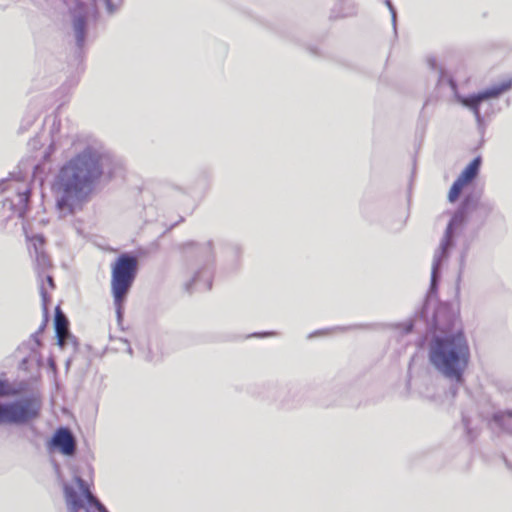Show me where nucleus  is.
<instances>
[{"mask_svg": "<svg viewBox=\"0 0 512 512\" xmlns=\"http://www.w3.org/2000/svg\"><path fill=\"white\" fill-rule=\"evenodd\" d=\"M105 158L98 148L87 146L59 169L53 188L61 212L72 214L75 206L92 192L103 174Z\"/></svg>", "mask_w": 512, "mask_h": 512, "instance_id": "1", "label": "nucleus"}, {"mask_svg": "<svg viewBox=\"0 0 512 512\" xmlns=\"http://www.w3.org/2000/svg\"><path fill=\"white\" fill-rule=\"evenodd\" d=\"M493 209L494 204L491 201L481 200L480 192L473 191L465 195L446 227L439 248L435 251L429 288L430 294L435 293L438 289L442 263L448 258L450 250L455 245V235L458 229L469 221H474L478 226H482Z\"/></svg>", "mask_w": 512, "mask_h": 512, "instance_id": "2", "label": "nucleus"}, {"mask_svg": "<svg viewBox=\"0 0 512 512\" xmlns=\"http://www.w3.org/2000/svg\"><path fill=\"white\" fill-rule=\"evenodd\" d=\"M428 358L432 367L445 379L463 384L471 358L470 346L463 330L434 335L429 343Z\"/></svg>", "mask_w": 512, "mask_h": 512, "instance_id": "3", "label": "nucleus"}, {"mask_svg": "<svg viewBox=\"0 0 512 512\" xmlns=\"http://www.w3.org/2000/svg\"><path fill=\"white\" fill-rule=\"evenodd\" d=\"M18 394L8 380L0 379V398L16 396ZM41 401L34 396H26L12 401L0 402V426L27 425L39 418Z\"/></svg>", "mask_w": 512, "mask_h": 512, "instance_id": "4", "label": "nucleus"}, {"mask_svg": "<svg viewBox=\"0 0 512 512\" xmlns=\"http://www.w3.org/2000/svg\"><path fill=\"white\" fill-rule=\"evenodd\" d=\"M111 293L116 297L128 295L138 272V259L135 255L125 252L120 254L111 265Z\"/></svg>", "mask_w": 512, "mask_h": 512, "instance_id": "5", "label": "nucleus"}, {"mask_svg": "<svg viewBox=\"0 0 512 512\" xmlns=\"http://www.w3.org/2000/svg\"><path fill=\"white\" fill-rule=\"evenodd\" d=\"M512 89V78L501 83L467 96L456 93L455 98L462 106L466 107L475 116L478 129L484 130V116L480 112V106L489 99L498 98L500 95Z\"/></svg>", "mask_w": 512, "mask_h": 512, "instance_id": "6", "label": "nucleus"}, {"mask_svg": "<svg viewBox=\"0 0 512 512\" xmlns=\"http://www.w3.org/2000/svg\"><path fill=\"white\" fill-rule=\"evenodd\" d=\"M11 190L15 192L14 198H5L3 202L4 207H8L13 214L19 218H24L28 209L31 196L30 188L22 182L18 181H2L0 183V191L5 192Z\"/></svg>", "mask_w": 512, "mask_h": 512, "instance_id": "7", "label": "nucleus"}, {"mask_svg": "<svg viewBox=\"0 0 512 512\" xmlns=\"http://www.w3.org/2000/svg\"><path fill=\"white\" fill-rule=\"evenodd\" d=\"M75 482L77 483L81 494H79L76 489L69 484H64L63 486L68 512H94L85 506L83 500V496L91 491L88 483L80 476H75Z\"/></svg>", "mask_w": 512, "mask_h": 512, "instance_id": "8", "label": "nucleus"}, {"mask_svg": "<svg viewBox=\"0 0 512 512\" xmlns=\"http://www.w3.org/2000/svg\"><path fill=\"white\" fill-rule=\"evenodd\" d=\"M482 159L480 156L475 157L461 172L457 179L453 182L449 193L448 200L454 203L461 195L463 188L470 184L479 174Z\"/></svg>", "mask_w": 512, "mask_h": 512, "instance_id": "9", "label": "nucleus"}, {"mask_svg": "<svg viewBox=\"0 0 512 512\" xmlns=\"http://www.w3.org/2000/svg\"><path fill=\"white\" fill-rule=\"evenodd\" d=\"M48 448L58 450L66 456H73L76 453V439L69 428L60 427L50 439Z\"/></svg>", "mask_w": 512, "mask_h": 512, "instance_id": "10", "label": "nucleus"}, {"mask_svg": "<svg viewBox=\"0 0 512 512\" xmlns=\"http://www.w3.org/2000/svg\"><path fill=\"white\" fill-rule=\"evenodd\" d=\"M87 18L88 13L82 7L74 10L72 25L76 39V45L79 49H81L86 40L87 35Z\"/></svg>", "mask_w": 512, "mask_h": 512, "instance_id": "11", "label": "nucleus"}, {"mask_svg": "<svg viewBox=\"0 0 512 512\" xmlns=\"http://www.w3.org/2000/svg\"><path fill=\"white\" fill-rule=\"evenodd\" d=\"M54 328L59 346L63 347L68 340H73V336L69 332V321L59 306L55 308Z\"/></svg>", "mask_w": 512, "mask_h": 512, "instance_id": "12", "label": "nucleus"}, {"mask_svg": "<svg viewBox=\"0 0 512 512\" xmlns=\"http://www.w3.org/2000/svg\"><path fill=\"white\" fill-rule=\"evenodd\" d=\"M212 287V271L208 267H203L197 271L191 281L186 283L185 288L188 292L192 289L199 291H208Z\"/></svg>", "mask_w": 512, "mask_h": 512, "instance_id": "13", "label": "nucleus"}, {"mask_svg": "<svg viewBox=\"0 0 512 512\" xmlns=\"http://www.w3.org/2000/svg\"><path fill=\"white\" fill-rule=\"evenodd\" d=\"M183 250L186 255L190 253L196 254V256L202 259L205 263H209L213 260V247L211 241L204 244L187 242L183 244Z\"/></svg>", "mask_w": 512, "mask_h": 512, "instance_id": "14", "label": "nucleus"}, {"mask_svg": "<svg viewBox=\"0 0 512 512\" xmlns=\"http://www.w3.org/2000/svg\"><path fill=\"white\" fill-rule=\"evenodd\" d=\"M455 317L446 306L438 307L433 314V327L439 331L449 330Z\"/></svg>", "mask_w": 512, "mask_h": 512, "instance_id": "15", "label": "nucleus"}, {"mask_svg": "<svg viewBox=\"0 0 512 512\" xmlns=\"http://www.w3.org/2000/svg\"><path fill=\"white\" fill-rule=\"evenodd\" d=\"M43 277H45L48 285L50 286L51 289H53L55 287V284H54V280H53V277L49 274H46L45 276L42 275V277L40 278V281H41V285H40V295H41V299H42V308H43V312H44V315L47 316L48 315V305H49V302H50V297L48 295V292L46 291L45 287H44V283H43Z\"/></svg>", "mask_w": 512, "mask_h": 512, "instance_id": "16", "label": "nucleus"}, {"mask_svg": "<svg viewBox=\"0 0 512 512\" xmlns=\"http://www.w3.org/2000/svg\"><path fill=\"white\" fill-rule=\"evenodd\" d=\"M35 256V266L38 272L39 278L42 277L49 268H51L52 263L50 257L44 252L34 255Z\"/></svg>", "mask_w": 512, "mask_h": 512, "instance_id": "17", "label": "nucleus"}, {"mask_svg": "<svg viewBox=\"0 0 512 512\" xmlns=\"http://www.w3.org/2000/svg\"><path fill=\"white\" fill-rule=\"evenodd\" d=\"M128 295L122 294L120 297H116V294H112L113 302L116 310L117 321L120 324L123 320L124 315V303Z\"/></svg>", "mask_w": 512, "mask_h": 512, "instance_id": "18", "label": "nucleus"}, {"mask_svg": "<svg viewBox=\"0 0 512 512\" xmlns=\"http://www.w3.org/2000/svg\"><path fill=\"white\" fill-rule=\"evenodd\" d=\"M45 239L42 235H35L31 238L30 254L36 255L44 252Z\"/></svg>", "mask_w": 512, "mask_h": 512, "instance_id": "19", "label": "nucleus"}, {"mask_svg": "<svg viewBox=\"0 0 512 512\" xmlns=\"http://www.w3.org/2000/svg\"><path fill=\"white\" fill-rule=\"evenodd\" d=\"M83 498L86 500L89 506L95 507L99 512H104V510H107L91 491L84 495Z\"/></svg>", "mask_w": 512, "mask_h": 512, "instance_id": "20", "label": "nucleus"}, {"mask_svg": "<svg viewBox=\"0 0 512 512\" xmlns=\"http://www.w3.org/2000/svg\"><path fill=\"white\" fill-rule=\"evenodd\" d=\"M503 427L512 433V409H508L501 414Z\"/></svg>", "mask_w": 512, "mask_h": 512, "instance_id": "21", "label": "nucleus"}, {"mask_svg": "<svg viewBox=\"0 0 512 512\" xmlns=\"http://www.w3.org/2000/svg\"><path fill=\"white\" fill-rule=\"evenodd\" d=\"M462 423L464 425V428H465V431H466V434H467L469 440L472 441L476 437V433L474 432V430L471 427L470 419L467 416L463 415Z\"/></svg>", "mask_w": 512, "mask_h": 512, "instance_id": "22", "label": "nucleus"}, {"mask_svg": "<svg viewBox=\"0 0 512 512\" xmlns=\"http://www.w3.org/2000/svg\"><path fill=\"white\" fill-rule=\"evenodd\" d=\"M385 5L387 6V8L389 9V11L391 13L392 25H393L394 32L396 33V31H397V12H396V9H395L394 5L392 4L391 0H385Z\"/></svg>", "mask_w": 512, "mask_h": 512, "instance_id": "23", "label": "nucleus"}, {"mask_svg": "<svg viewBox=\"0 0 512 512\" xmlns=\"http://www.w3.org/2000/svg\"><path fill=\"white\" fill-rule=\"evenodd\" d=\"M413 327H414V324H413L412 321H408V322H406L404 324H397L396 325V328H401L402 329V331H401L402 334L410 333L413 330Z\"/></svg>", "mask_w": 512, "mask_h": 512, "instance_id": "24", "label": "nucleus"}, {"mask_svg": "<svg viewBox=\"0 0 512 512\" xmlns=\"http://www.w3.org/2000/svg\"><path fill=\"white\" fill-rule=\"evenodd\" d=\"M104 3H105V6L107 8V11L109 14H112L115 12L116 8L115 6L112 4L111 0H102Z\"/></svg>", "mask_w": 512, "mask_h": 512, "instance_id": "25", "label": "nucleus"}, {"mask_svg": "<svg viewBox=\"0 0 512 512\" xmlns=\"http://www.w3.org/2000/svg\"><path fill=\"white\" fill-rule=\"evenodd\" d=\"M230 250L235 257H239L241 254V248L238 245H232Z\"/></svg>", "mask_w": 512, "mask_h": 512, "instance_id": "26", "label": "nucleus"}, {"mask_svg": "<svg viewBox=\"0 0 512 512\" xmlns=\"http://www.w3.org/2000/svg\"><path fill=\"white\" fill-rule=\"evenodd\" d=\"M276 335L275 332H263V333H255L253 336L255 337H266V336H273Z\"/></svg>", "mask_w": 512, "mask_h": 512, "instance_id": "27", "label": "nucleus"}, {"mask_svg": "<svg viewBox=\"0 0 512 512\" xmlns=\"http://www.w3.org/2000/svg\"><path fill=\"white\" fill-rule=\"evenodd\" d=\"M325 333H326V331H325V330H318V331H316V332H313V333L309 334V335H308V338H309V339H311V338H313V337H314V336H316V335H322V334H325Z\"/></svg>", "mask_w": 512, "mask_h": 512, "instance_id": "28", "label": "nucleus"}, {"mask_svg": "<svg viewBox=\"0 0 512 512\" xmlns=\"http://www.w3.org/2000/svg\"><path fill=\"white\" fill-rule=\"evenodd\" d=\"M39 333L38 332H35L31 335V338L35 341V343L39 346L40 345V341H39Z\"/></svg>", "mask_w": 512, "mask_h": 512, "instance_id": "29", "label": "nucleus"}, {"mask_svg": "<svg viewBox=\"0 0 512 512\" xmlns=\"http://www.w3.org/2000/svg\"><path fill=\"white\" fill-rule=\"evenodd\" d=\"M467 250H468V248H466V249L461 253V267L464 265L465 257H466V254H467Z\"/></svg>", "mask_w": 512, "mask_h": 512, "instance_id": "30", "label": "nucleus"}, {"mask_svg": "<svg viewBox=\"0 0 512 512\" xmlns=\"http://www.w3.org/2000/svg\"><path fill=\"white\" fill-rule=\"evenodd\" d=\"M504 461H505L507 468L512 471V461H510L506 457L504 458Z\"/></svg>", "mask_w": 512, "mask_h": 512, "instance_id": "31", "label": "nucleus"}, {"mask_svg": "<svg viewBox=\"0 0 512 512\" xmlns=\"http://www.w3.org/2000/svg\"><path fill=\"white\" fill-rule=\"evenodd\" d=\"M124 342L128 345V347H127V352H128L130 355H132V354H133V350H132L131 346L128 344V341H127V340H124Z\"/></svg>", "mask_w": 512, "mask_h": 512, "instance_id": "32", "label": "nucleus"}, {"mask_svg": "<svg viewBox=\"0 0 512 512\" xmlns=\"http://www.w3.org/2000/svg\"><path fill=\"white\" fill-rule=\"evenodd\" d=\"M429 64H430V66H431V68H432V69H435V67H436V61H435L434 59L430 60V61H429Z\"/></svg>", "mask_w": 512, "mask_h": 512, "instance_id": "33", "label": "nucleus"}, {"mask_svg": "<svg viewBox=\"0 0 512 512\" xmlns=\"http://www.w3.org/2000/svg\"><path fill=\"white\" fill-rule=\"evenodd\" d=\"M44 327H45V323H44V324H42V325L39 327V329H38V331H37V332H38L39 334H40V333H42V331L44 330Z\"/></svg>", "mask_w": 512, "mask_h": 512, "instance_id": "34", "label": "nucleus"}, {"mask_svg": "<svg viewBox=\"0 0 512 512\" xmlns=\"http://www.w3.org/2000/svg\"><path fill=\"white\" fill-rule=\"evenodd\" d=\"M104 512H108V510H104Z\"/></svg>", "mask_w": 512, "mask_h": 512, "instance_id": "35", "label": "nucleus"}]
</instances>
